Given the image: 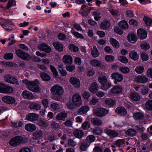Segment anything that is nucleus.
Wrapping results in <instances>:
<instances>
[{
  "label": "nucleus",
  "mask_w": 152,
  "mask_h": 152,
  "mask_svg": "<svg viewBox=\"0 0 152 152\" xmlns=\"http://www.w3.org/2000/svg\"><path fill=\"white\" fill-rule=\"evenodd\" d=\"M82 104V100L81 96L77 94H74L72 96L71 102H68L66 105L68 108L74 109L75 107H79Z\"/></svg>",
  "instance_id": "1"
},
{
  "label": "nucleus",
  "mask_w": 152,
  "mask_h": 152,
  "mask_svg": "<svg viewBox=\"0 0 152 152\" xmlns=\"http://www.w3.org/2000/svg\"><path fill=\"white\" fill-rule=\"evenodd\" d=\"M23 82L26 85L27 88L30 90L38 93L40 92V88L37 87L39 84L37 80L36 79L33 81H31L25 79L23 80Z\"/></svg>",
  "instance_id": "2"
},
{
  "label": "nucleus",
  "mask_w": 152,
  "mask_h": 152,
  "mask_svg": "<svg viewBox=\"0 0 152 152\" xmlns=\"http://www.w3.org/2000/svg\"><path fill=\"white\" fill-rule=\"evenodd\" d=\"M123 89V88L121 85L114 86L111 90L109 91L107 95L108 96H111L114 94L118 95L122 92Z\"/></svg>",
  "instance_id": "3"
},
{
  "label": "nucleus",
  "mask_w": 152,
  "mask_h": 152,
  "mask_svg": "<svg viewBox=\"0 0 152 152\" xmlns=\"http://www.w3.org/2000/svg\"><path fill=\"white\" fill-rule=\"evenodd\" d=\"M64 92L62 88L59 85H55L53 86L51 89V92L53 95L60 96L62 95Z\"/></svg>",
  "instance_id": "4"
},
{
  "label": "nucleus",
  "mask_w": 152,
  "mask_h": 152,
  "mask_svg": "<svg viewBox=\"0 0 152 152\" xmlns=\"http://www.w3.org/2000/svg\"><path fill=\"white\" fill-rule=\"evenodd\" d=\"M23 141L22 137L18 136L12 138L10 142V145L13 147H15L21 144Z\"/></svg>",
  "instance_id": "5"
},
{
  "label": "nucleus",
  "mask_w": 152,
  "mask_h": 152,
  "mask_svg": "<svg viewBox=\"0 0 152 152\" xmlns=\"http://www.w3.org/2000/svg\"><path fill=\"white\" fill-rule=\"evenodd\" d=\"M94 114L96 116L102 117L106 115L108 113V110L103 108H98L93 110Z\"/></svg>",
  "instance_id": "6"
},
{
  "label": "nucleus",
  "mask_w": 152,
  "mask_h": 152,
  "mask_svg": "<svg viewBox=\"0 0 152 152\" xmlns=\"http://www.w3.org/2000/svg\"><path fill=\"white\" fill-rule=\"evenodd\" d=\"M13 89L11 87L0 83V92L5 94H9L12 92Z\"/></svg>",
  "instance_id": "7"
},
{
  "label": "nucleus",
  "mask_w": 152,
  "mask_h": 152,
  "mask_svg": "<svg viewBox=\"0 0 152 152\" xmlns=\"http://www.w3.org/2000/svg\"><path fill=\"white\" fill-rule=\"evenodd\" d=\"M15 53L18 57L24 60H28L30 59V57L29 55L21 50H17L15 51Z\"/></svg>",
  "instance_id": "8"
},
{
  "label": "nucleus",
  "mask_w": 152,
  "mask_h": 152,
  "mask_svg": "<svg viewBox=\"0 0 152 152\" xmlns=\"http://www.w3.org/2000/svg\"><path fill=\"white\" fill-rule=\"evenodd\" d=\"M5 81L7 82L12 84H19L18 80L17 79L10 75L6 76L4 78Z\"/></svg>",
  "instance_id": "9"
},
{
  "label": "nucleus",
  "mask_w": 152,
  "mask_h": 152,
  "mask_svg": "<svg viewBox=\"0 0 152 152\" xmlns=\"http://www.w3.org/2000/svg\"><path fill=\"white\" fill-rule=\"evenodd\" d=\"M26 118L30 121H33L37 120L39 118V115L35 113H30L26 115Z\"/></svg>",
  "instance_id": "10"
},
{
  "label": "nucleus",
  "mask_w": 152,
  "mask_h": 152,
  "mask_svg": "<svg viewBox=\"0 0 152 152\" xmlns=\"http://www.w3.org/2000/svg\"><path fill=\"white\" fill-rule=\"evenodd\" d=\"M2 99L4 102L8 104H13L15 101V99L14 98L8 96H4Z\"/></svg>",
  "instance_id": "11"
},
{
  "label": "nucleus",
  "mask_w": 152,
  "mask_h": 152,
  "mask_svg": "<svg viewBox=\"0 0 152 152\" xmlns=\"http://www.w3.org/2000/svg\"><path fill=\"white\" fill-rule=\"evenodd\" d=\"M138 37L141 39H145L147 36V34L146 31L142 29H139L137 31Z\"/></svg>",
  "instance_id": "12"
},
{
  "label": "nucleus",
  "mask_w": 152,
  "mask_h": 152,
  "mask_svg": "<svg viewBox=\"0 0 152 152\" xmlns=\"http://www.w3.org/2000/svg\"><path fill=\"white\" fill-rule=\"evenodd\" d=\"M135 80L137 82L144 83L148 81V78L145 76H138L135 77Z\"/></svg>",
  "instance_id": "13"
},
{
  "label": "nucleus",
  "mask_w": 152,
  "mask_h": 152,
  "mask_svg": "<svg viewBox=\"0 0 152 152\" xmlns=\"http://www.w3.org/2000/svg\"><path fill=\"white\" fill-rule=\"evenodd\" d=\"M39 50L43 51L46 53H49L51 52V49L50 47L45 44H42L38 46Z\"/></svg>",
  "instance_id": "14"
},
{
  "label": "nucleus",
  "mask_w": 152,
  "mask_h": 152,
  "mask_svg": "<svg viewBox=\"0 0 152 152\" xmlns=\"http://www.w3.org/2000/svg\"><path fill=\"white\" fill-rule=\"evenodd\" d=\"M70 83L75 87L78 88L80 85V80L74 77H71L69 80Z\"/></svg>",
  "instance_id": "15"
},
{
  "label": "nucleus",
  "mask_w": 152,
  "mask_h": 152,
  "mask_svg": "<svg viewBox=\"0 0 152 152\" xmlns=\"http://www.w3.org/2000/svg\"><path fill=\"white\" fill-rule=\"evenodd\" d=\"M67 116V114L66 113L64 112H61L57 115L56 116V119L61 122L64 121L65 118Z\"/></svg>",
  "instance_id": "16"
},
{
  "label": "nucleus",
  "mask_w": 152,
  "mask_h": 152,
  "mask_svg": "<svg viewBox=\"0 0 152 152\" xmlns=\"http://www.w3.org/2000/svg\"><path fill=\"white\" fill-rule=\"evenodd\" d=\"M72 57L70 55H66L64 56L63 58V62L66 64H71L72 63Z\"/></svg>",
  "instance_id": "17"
},
{
  "label": "nucleus",
  "mask_w": 152,
  "mask_h": 152,
  "mask_svg": "<svg viewBox=\"0 0 152 152\" xmlns=\"http://www.w3.org/2000/svg\"><path fill=\"white\" fill-rule=\"evenodd\" d=\"M22 94L23 97L26 99L32 100L34 98V96L31 92L28 91H24L23 92Z\"/></svg>",
  "instance_id": "18"
},
{
  "label": "nucleus",
  "mask_w": 152,
  "mask_h": 152,
  "mask_svg": "<svg viewBox=\"0 0 152 152\" xmlns=\"http://www.w3.org/2000/svg\"><path fill=\"white\" fill-rule=\"evenodd\" d=\"M115 112L120 115L124 116L127 113L126 109L123 107H118L115 110Z\"/></svg>",
  "instance_id": "19"
},
{
  "label": "nucleus",
  "mask_w": 152,
  "mask_h": 152,
  "mask_svg": "<svg viewBox=\"0 0 152 152\" xmlns=\"http://www.w3.org/2000/svg\"><path fill=\"white\" fill-rule=\"evenodd\" d=\"M73 134L76 138L81 139L83 137L84 135V133L82 130L78 129L75 130L73 132Z\"/></svg>",
  "instance_id": "20"
},
{
  "label": "nucleus",
  "mask_w": 152,
  "mask_h": 152,
  "mask_svg": "<svg viewBox=\"0 0 152 152\" xmlns=\"http://www.w3.org/2000/svg\"><path fill=\"white\" fill-rule=\"evenodd\" d=\"M105 133L110 137H115L118 135V133L114 130H107L105 131Z\"/></svg>",
  "instance_id": "21"
},
{
  "label": "nucleus",
  "mask_w": 152,
  "mask_h": 152,
  "mask_svg": "<svg viewBox=\"0 0 152 152\" xmlns=\"http://www.w3.org/2000/svg\"><path fill=\"white\" fill-rule=\"evenodd\" d=\"M112 78L117 80L118 82H121L123 80V76L121 74L115 73L112 74L111 76Z\"/></svg>",
  "instance_id": "22"
},
{
  "label": "nucleus",
  "mask_w": 152,
  "mask_h": 152,
  "mask_svg": "<svg viewBox=\"0 0 152 152\" xmlns=\"http://www.w3.org/2000/svg\"><path fill=\"white\" fill-rule=\"evenodd\" d=\"M25 129L27 131L30 132H33L36 129V127L34 124L29 123L25 125Z\"/></svg>",
  "instance_id": "23"
},
{
  "label": "nucleus",
  "mask_w": 152,
  "mask_h": 152,
  "mask_svg": "<svg viewBox=\"0 0 152 152\" xmlns=\"http://www.w3.org/2000/svg\"><path fill=\"white\" fill-rule=\"evenodd\" d=\"M89 107L87 105L81 107L78 111V114L82 115L86 114L89 110Z\"/></svg>",
  "instance_id": "24"
},
{
  "label": "nucleus",
  "mask_w": 152,
  "mask_h": 152,
  "mask_svg": "<svg viewBox=\"0 0 152 152\" xmlns=\"http://www.w3.org/2000/svg\"><path fill=\"white\" fill-rule=\"evenodd\" d=\"M41 108V105L37 103H32L29 105L30 109L34 110L35 111L40 110Z\"/></svg>",
  "instance_id": "25"
},
{
  "label": "nucleus",
  "mask_w": 152,
  "mask_h": 152,
  "mask_svg": "<svg viewBox=\"0 0 152 152\" xmlns=\"http://www.w3.org/2000/svg\"><path fill=\"white\" fill-rule=\"evenodd\" d=\"M127 39L129 42L132 43L135 42L137 40L136 35L133 34H129L128 36Z\"/></svg>",
  "instance_id": "26"
},
{
  "label": "nucleus",
  "mask_w": 152,
  "mask_h": 152,
  "mask_svg": "<svg viewBox=\"0 0 152 152\" xmlns=\"http://www.w3.org/2000/svg\"><path fill=\"white\" fill-rule=\"evenodd\" d=\"M99 87L96 83H93L90 88V91L92 93L95 94L98 91Z\"/></svg>",
  "instance_id": "27"
},
{
  "label": "nucleus",
  "mask_w": 152,
  "mask_h": 152,
  "mask_svg": "<svg viewBox=\"0 0 152 152\" xmlns=\"http://www.w3.org/2000/svg\"><path fill=\"white\" fill-rule=\"evenodd\" d=\"M53 45L56 49L59 52H61L63 50V45L59 42H55L53 43Z\"/></svg>",
  "instance_id": "28"
},
{
  "label": "nucleus",
  "mask_w": 152,
  "mask_h": 152,
  "mask_svg": "<svg viewBox=\"0 0 152 152\" xmlns=\"http://www.w3.org/2000/svg\"><path fill=\"white\" fill-rule=\"evenodd\" d=\"M129 57L134 61L137 60L139 58V56L137 52L132 51L129 53Z\"/></svg>",
  "instance_id": "29"
},
{
  "label": "nucleus",
  "mask_w": 152,
  "mask_h": 152,
  "mask_svg": "<svg viewBox=\"0 0 152 152\" xmlns=\"http://www.w3.org/2000/svg\"><path fill=\"white\" fill-rule=\"evenodd\" d=\"M118 25L120 28L124 29H128L129 27L127 23L124 20L120 21Z\"/></svg>",
  "instance_id": "30"
},
{
  "label": "nucleus",
  "mask_w": 152,
  "mask_h": 152,
  "mask_svg": "<svg viewBox=\"0 0 152 152\" xmlns=\"http://www.w3.org/2000/svg\"><path fill=\"white\" fill-rule=\"evenodd\" d=\"M133 116L135 119L140 121L143 120L144 118L143 114L139 113H134L133 114Z\"/></svg>",
  "instance_id": "31"
},
{
  "label": "nucleus",
  "mask_w": 152,
  "mask_h": 152,
  "mask_svg": "<svg viewBox=\"0 0 152 152\" xmlns=\"http://www.w3.org/2000/svg\"><path fill=\"white\" fill-rule=\"evenodd\" d=\"M90 63L92 65L95 67H99L101 65V62L96 59H93L90 61Z\"/></svg>",
  "instance_id": "32"
},
{
  "label": "nucleus",
  "mask_w": 152,
  "mask_h": 152,
  "mask_svg": "<svg viewBox=\"0 0 152 152\" xmlns=\"http://www.w3.org/2000/svg\"><path fill=\"white\" fill-rule=\"evenodd\" d=\"M91 122L93 124L96 126H100L102 124V121L101 120L96 118H92Z\"/></svg>",
  "instance_id": "33"
},
{
  "label": "nucleus",
  "mask_w": 152,
  "mask_h": 152,
  "mask_svg": "<svg viewBox=\"0 0 152 152\" xmlns=\"http://www.w3.org/2000/svg\"><path fill=\"white\" fill-rule=\"evenodd\" d=\"M126 134L128 136L132 137L136 135L137 132L135 129H130L126 131Z\"/></svg>",
  "instance_id": "34"
},
{
  "label": "nucleus",
  "mask_w": 152,
  "mask_h": 152,
  "mask_svg": "<svg viewBox=\"0 0 152 152\" xmlns=\"http://www.w3.org/2000/svg\"><path fill=\"white\" fill-rule=\"evenodd\" d=\"M110 42L112 45L115 48H118L119 47V43L116 40L113 38H111Z\"/></svg>",
  "instance_id": "35"
},
{
  "label": "nucleus",
  "mask_w": 152,
  "mask_h": 152,
  "mask_svg": "<svg viewBox=\"0 0 152 152\" xmlns=\"http://www.w3.org/2000/svg\"><path fill=\"white\" fill-rule=\"evenodd\" d=\"M74 121V117L71 118H70L66 120L64 122V124L67 127H72L73 123Z\"/></svg>",
  "instance_id": "36"
},
{
  "label": "nucleus",
  "mask_w": 152,
  "mask_h": 152,
  "mask_svg": "<svg viewBox=\"0 0 152 152\" xmlns=\"http://www.w3.org/2000/svg\"><path fill=\"white\" fill-rule=\"evenodd\" d=\"M96 140V137L94 135H90L88 136L86 138V142L88 144L94 142Z\"/></svg>",
  "instance_id": "37"
},
{
  "label": "nucleus",
  "mask_w": 152,
  "mask_h": 152,
  "mask_svg": "<svg viewBox=\"0 0 152 152\" xmlns=\"http://www.w3.org/2000/svg\"><path fill=\"white\" fill-rule=\"evenodd\" d=\"M91 55L94 58L98 57L99 54L96 47H94L91 50Z\"/></svg>",
  "instance_id": "38"
},
{
  "label": "nucleus",
  "mask_w": 152,
  "mask_h": 152,
  "mask_svg": "<svg viewBox=\"0 0 152 152\" xmlns=\"http://www.w3.org/2000/svg\"><path fill=\"white\" fill-rule=\"evenodd\" d=\"M125 141L124 139H118L114 142V144L116 146L120 147L124 143Z\"/></svg>",
  "instance_id": "39"
},
{
  "label": "nucleus",
  "mask_w": 152,
  "mask_h": 152,
  "mask_svg": "<svg viewBox=\"0 0 152 152\" xmlns=\"http://www.w3.org/2000/svg\"><path fill=\"white\" fill-rule=\"evenodd\" d=\"M110 26L109 22L106 20L102 22L100 25V27L104 29H107Z\"/></svg>",
  "instance_id": "40"
},
{
  "label": "nucleus",
  "mask_w": 152,
  "mask_h": 152,
  "mask_svg": "<svg viewBox=\"0 0 152 152\" xmlns=\"http://www.w3.org/2000/svg\"><path fill=\"white\" fill-rule=\"evenodd\" d=\"M89 145L87 142H83L80 146V149L81 151H85L86 150Z\"/></svg>",
  "instance_id": "41"
},
{
  "label": "nucleus",
  "mask_w": 152,
  "mask_h": 152,
  "mask_svg": "<svg viewBox=\"0 0 152 152\" xmlns=\"http://www.w3.org/2000/svg\"><path fill=\"white\" fill-rule=\"evenodd\" d=\"M145 107L149 110H152V100H150L147 101L145 105Z\"/></svg>",
  "instance_id": "42"
},
{
  "label": "nucleus",
  "mask_w": 152,
  "mask_h": 152,
  "mask_svg": "<svg viewBox=\"0 0 152 152\" xmlns=\"http://www.w3.org/2000/svg\"><path fill=\"white\" fill-rule=\"evenodd\" d=\"M131 97L134 101H138L140 99V96L136 92L132 93L131 95Z\"/></svg>",
  "instance_id": "43"
},
{
  "label": "nucleus",
  "mask_w": 152,
  "mask_h": 152,
  "mask_svg": "<svg viewBox=\"0 0 152 152\" xmlns=\"http://www.w3.org/2000/svg\"><path fill=\"white\" fill-rule=\"evenodd\" d=\"M90 127V123L88 121L84 122L82 124L81 128L83 130H87Z\"/></svg>",
  "instance_id": "44"
},
{
  "label": "nucleus",
  "mask_w": 152,
  "mask_h": 152,
  "mask_svg": "<svg viewBox=\"0 0 152 152\" xmlns=\"http://www.w3.org/2000/svg\"><path fill=\"white\" fill-rule=\"evenodd\" d=\"M40 75L42 79L44 81H48L50 79V77L45 73H41Z\"/></svg>",
  "instance_id": "45"
},
{
  "label": "nucleus",
  "mask_w": 152,
  "mask_h": 152,
  "mask_svg": "<svg viewBox=\"0 0 152 152\" xmlns=\"http://www.w3.org/2000/svg\"><path fill=\"white\" fill-rule=\"evenodd\" d=\"M42 135V131H39L36 132L33 134V138L34 139H36L41 137Z\"/></svg>",
  "instance_id": "46"
},
{
  "label": "nucleus",
  "mask_w": 152,
  "mask_h": 152,
  "mask_svg": "<svg viewBox=\"0 0 152 152\" xmlns=\"http://www.w3.org/2000/svg\"><path fill=\"white\" fill-rule=\"evenodd\" d=\"M92 13L93 15L94 16V19L98 21L100 19V13L98 11H94Z\"/></svg>",
  "instance_id": "47"
},
{
  "label": "nucleus",
  "mask_w": 152,
  "mask_h": 152,
  "mask_svg": "<svg viewBox=\"0 0 152 152\" xmlns=\"http://www.w3.org/2000/svg\"><path fill=\"white\" fill-rule=\"evenodd\" d=\"M38 125L39 126L43 128H46L48 126L45 121L42 120L39 121Z\"/></svg>",
  "instance_id": "48"
},
{
  "label": "nucleus",
  "mask_w": 152,
  "mask_h": 152,
  "mask_svg": "<svg viewBox=\"0 0 152 152\" xmlns=\"http://www.w3.org/2000/svg\"><path fill=\"white\" fill-rule=\"evenodd\" d=\"M98 81L102 84H104L107 81V77L104 76H100L98 78Z\"/></svg>",
  "instance_id": "49"
},
{
  "label": "nucleus",
  "mask_w": 152,
  "mask_h": 152,
  "mask_svg": "<svg viewBox=\"0 0 152 152\" xmlns=\"http://www.w3.org/2000/svg\"><path fill=\"white\" fill-rule=\"evenodd\" d=\"M11 126L13 127L17 128L21 126L22 125V123L20 121L16 122H11Z\"/></svg>",
  "instance_id": "50"
},
{
  "label": "nucleus",
  "mask_w": 152,
  "mask_h": 152,
  "mask_svg": "<svg viewBox=\"0 0 152 152\" xmlns=\"http://www.w3.org/2000/svg\"><path fill=\"white\" fill-rule=\"evenodd\" d=\"M15 0H9L8 3L6 6V8L9 9L11 7L15 6Z\"/></svg>",
  "instance_id": "51"
},
{
  "label": "nucleus",
  "mask_w": 152,
  "mask_h": 152,
  "mask_svg": "<svg viewBox=\"0 0 152 152\" xmlns=\"http://www.w3.org/2000/svg\"><path fill=\"white\" fill-rule=\"evenodd\" d=\"M69 49L72 51L76 52L79 50V48L78 47L75 46L73 44H71L69 46Z\"/></svg>",
  "instance_id": "52"
},
{
  "label": "nucleus",
  "mask_w": 152,
  "mask_h": 152,
  "mask_svg": "<svg viewBox=\"0 0 152 152\" xmlns=\"http://www.w3.org/2000/svg\"><path fill=\"white\" fill-rule=\"evenodd\" d=\"M143 20L146 25L147 26L150 25L152 23V20L146 16L144 17Z\"/></svg>",
  "instance_id": "53"
},
{
  "label": "nucleus",
  "mask_w": 152,
  "mask_h": 152,
  "mask_svg": "<svg viewBox=\"0 0 152 152\" xmlns=\"http://www.w3.org/2000/svg\"><path fill=\"white\" fill-rule=\"evenodd\" d=\"M118 59L121 62L124 64H127L129 61L127 58L123 56H120L118 57Z\"/></svg>",
  "instance_id": "54"
},
{
  "label": "nucleus",
  "mask_w": 152,
  "mask_h": 152,
  "mask_svg": "<svg viewBox=\"0 0 152 152\" xmlns=\"http://www.w3.org/2000/svg\"><path fill=\"white\" fill-rule=\"evenodd\" d=\"M144 69L143 66H137L135 68V71L138 74H141L143 72Z\"/></svg>",
  "instance_id": "55"
},
{
  "label": "nucleus",
  "mask_w": 152,
  "mask_h": 152,
  "mask_svg": "<svg viewBox=\"0 0 152 152\" xmlns=\"http://www.w3.org/2000/svg\"><path fill=\"white\" fill-rule=\"evenodd\" d=\"M50 107L52 109L54 110H58L60 108L59 105L56 103H54L51 104Z\"/></svg>",
  "instance_id": "56"
},
{
  "label": "nucleus",
  "mask_w": 152,
  "mask_h": 152,
  "mask_svg": "<svg viewBox=\"0 0 152 152\" xmlns=\"http://www.w3.org/2000/svg\"><path fill=\"white\" fill-rule=\"evenodd\" d=\"M119 69L124 74L128 73L130 71L129 69L126 67H120L119 68Z\"/></svg>",
  "instance_id": "57"
},
{
  "label": "nucleus",
  "mask_w": 152,
  "mask_h": 152,
  "mask_svg": "<svg viewBox=\"0 0 152 152\" xmlns=\"http://www.w3.org/2000/svg\"><path fill=\"white\" fill-rule=\"evenodd\" d=\"M68 144L69 145L72 147H74L77 145L76 142L72 139H70L68 140Z\"/></svg>",
  "instance_id": "58"
},
{
  "label": "nucleus",
  "mask_w": 152,
  "mask_h": 152,
  "mask_svg": "<svg viewBox=\"0 0 152 152\" xmlns=\"http://www.w3.org/2000/svg\"><path fill=\"white\" fill-rule=\"evenodd\" d=\"M105 59L108 62H113L115 60L114 56L111 55H107L105 56Z\"/></svg>",
  "instance_id": "59"
},
{
  "label": "nucleus",
  "mask_w": 152,
  "mask_h": 152,
  "mask_svg": "<svg viewBox=\"0 0 152 152\" xmlns=\"http://www.w3.org/2000/svg\"><path fill=\"white\" fill-rule=\"evenodd\" d=\"M50 68L51 71L53 73V75L56 77H57L58 75V72L55 67L52 65H50Z\"/></svg>",
  "instance_id": "60"
},
{
  "label": "nucleus",
  "mask_w": 152,
  "mask_h": 152,
  "mask_svg": "<svg viewBox=\"0 0 152 152\" xmlns=\"http://www.w3.org/2000/svg\"><path fill=\"white\" fill-rule=\"evenodd\" d=\"M0 24L2 27L4 28L5 30L7 31H10L12 30V28L10 26H8L5 24L0 23Z\"/></svg>",
  "instance_id": "61"
},
{
  "label": "nucleus",
  "mask_w": 152,
  "mask_h": 152,
  "mask_svg": "<svg viewBox=\"0 0 152 152\" xmlns=\"http://www.w3.org/2000/svg\"><path fill=\"white\" fill-rule=\"evenodd\" d=\"M109 12L113 16L118 15L119 13V11L118 10L113 9H110L109 10Z\"/></svg>",
  "instance_id": "62"
},
{
  "label": "nucleus",
  "mask_w": 152,
  "mask_h": 152,
  "mask_svg": "<svg viewBox=\"0 0 152 152\" xmlns=\"http://www.w3.org/2000/svg\"><path fill=\"white\" fill-rule=\"evenodd\" d=\"M105 103L106 104L111 106H113L115 104V102L112 99H108L106 100H105Z\"/></svg>",
  "instance_id": "63"
},
{
  "label": "nucleus",
  "mask_w": 152,
  "mask_h": 152,
  "mask_svg": "<svg viewBox=\"0 0 152 152\" xmlns=\"http://www.w3.org/2000/svg\"><path fill=\"white\" fill-rule=\"evenodd\" d=\"M42 103L43 106L45 109L47 108L49 105V100L48 99H44L42 101Z\"/></svg>",
  "instance_id": "64"
}]
</instances>
